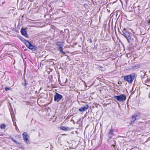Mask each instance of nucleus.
<instances>
[{"instance_id": "f257e3e1", "label": "nucleus", "mask_w": 150, "mask_h": 150, "mask_svg": "<svg viewBox=\"0 0 150 150\" xmlns=\"http://www.w3.org/2000/svg\"><path fill=\"white\" fill-rule=\"evenodd\" d=\"M120 33L125 37L127 39L128 42L130 43L132 45L135 46L137 45V38L132 35V33L125 28L123 30H122V32H120Z\"/></svg>"}, {"instance_id": "f03ea898", "label": "nucleus", "mask_w": 150, "mask_h": 150, "mask_svg": "<svg viewBox=\"0 0 150 150\" xmlns=\"http://www.w3.org/2000/svg\"><path fill=\"white\" fill-rule=\"evenodd\" d=\"M134 78V74H132L125 76L124 79L125 81H127L129 83H130L132 82Z\"/></svg>"}, {"instance_id": "7ed1b4c3", "label": "nucleus", "mask_w": 150, "mask_h": 150, "mask_svg": "<svg viewBox=\"0 0 150 150\" xmlns=\"http://www.w3.org/2000/svg\"><path fill=\"white\" fill-rule=\"evenodd\" d=\"M113 98L120 102L124 101L126 100V96L125 94H121L120 95L114 96Z\"/></svg>"}, {"instance_id": "20e7f679", "label": "nucleus", "mask_w": 150, "mask_h": 150, "mask_svg": "<svg viewBox=\"0 0 150 150\" xmlns=\"http://www.w3.org/2000/svg\"><path fill=\"white\" fill-rule=\"evenodd\" d=\"M29 49L33 51H35L37 49V47L36 46H33L30 42L28 41L25 45Z\"/></svg>"}, {"instance_id": "39448f33", "label": "nucleus", "mask_w": 150, "mask_h": 150, "mask_svg": "<svg viewBox=\"0 0 150 150\" xmlns=\"http://www.w3.org/2000/svg\"><path fill=\"white\" fill-rule=\"evenodd\" d=\"M56 45L57 47L58 50L60 52V53H62L63 54H65L66 53L63 51V45L62 43L60 42H57Z\"/></svg>"}, {"instance_id": "423d86ee", "label": "nucleus", "mask_w": 150, "mask_h": 150, "mask_svg": "<svg viewBox=\"0 0 150 150\" xmlns=\"http://www.w3.org/2000/svg\"><path fill=\"white\" fill-rule=\"evenodd\" d=\"M63 97V96L62 95L56 93L54 95V100L55 101L58 102L60 101Z\"/></svg>"}, {"instance_id": "0eeeda50", "label": "nucleus", "mask_w": 150, "mask_h": 150, "mask_svg": "<svg viewBox=\"0 0 150 150\" xmlns=\"http://www.w3.org/2000/svg\"><path fill=\"white\" fill-rule=\"evenodd\" d=\"M23 140L27 144H28L29 143V141L28 139V136L26 132H24L23 133Z\"/></svg>"}, {"instance_id": "6e6552de", "label": "nucleus", "mask_w": 150, "mask_h": 150, "mask_svg": "<svg viewBox=\"0 0 150 150\" xmlns=\"http://www.w3.org/2000/svg\"><path fill=\"white\" fill-rule=\"evenodd\" d=\"M26 29H24L22 28L21 30V34L27 38H29L28 35L27 34Z\"/></svg>"}, {"instance_id": "1a4fd4ad", "label": "nucleus", "mask_w": 150, "mask_h": 150, "mask_svg": "<svg viewBox=\"0 0 150 150\" xmlns=\"http://www.w3.org/2000/svg\"><path fill=\"white\" fill-rule=\"evenodd\" d=\"M10 113L13 122H15L16 121V120L14 115V113L12 108L10 109Z\"/></svg>"}, {"instance_id": "9d476101", "label": "nucleus", "mask_w": 150, "mask_h": 150, "mask_svg": "<svg viewBox=\"0 0 150 150\" xmlns=\"http://www.w3.org/2000/svg\"><path fill=\"white\" fill-rule=\"evenodd\" d=\"M89 108V106L87 105H86L84 106L79 109V110L80 112H83L86 111Z\"/></svg>"}, {"instance_id": "9b49d317", "label": "nucleus", "mask_w": 150, "mask_h": 150, "mask_svg": "<svg viewBox=\"0 0 150 150\" xmlns=\"http://www.w3.org/2000/svg\"><path fill=\"white\" fill-rule=\"evenodd\" d=\"M60 129L65 131H69L71 130V129L68 127H65L64 126H61L60 127Z\"/></svg>"}, {"instance_id": "f8f14e48", "label": "nucleus", "mask_w": 150, "mask_h": 150, "mask_svg": "<svg viewBox=\"0 0 150 150\" xmlns=\"http://www.w3.org/2000/svg\"><path fill=\"white\" fill-rule=\"evenodd\" d=\"M28 84V83L27 82L26 80L25 79V77L24 78L23 82H22L21 83V85L25 87V88H26L27 85Z\"/></svg>"}, {"instance_id": "ddd939ff", "label": "nucleus", "mask_w": 150, "mask_h": 150, "mask_svg": "<svg viewBox=\"0 0 150 150\" xmlns=\"http://www.w3.org/2000/svg\"><path fill=\"white\" fill-rule=\"evenodd\" d=\"M18 38L25 45L27 42L28 41V40H25L23 37H22V36H19L18 37Z\"/></svg>"}, {"instance_id": "4468645a", "label": "nucleus", "mask_w": 150, "mask_h": 150, "mask_svg": "<svg viewBox=\"0 0 150 150\" xmlns=\"http://www.w3.org/2000/svg\"><path fill=\"white\" fill-rule=\"evenodd\" d=\"M138 116V115L137 114H134V115L132 116V121H131V122H134L136 119L137 117Z\"/></svg>"}, {"instance_id": "2eb2a0df", "label": "nucleus", "mask_w": 150, "mask_h": 150, "mask_svg": "<svg viewBox=\"0 0 150 150\" xmlns=\"http://www.w3.org/2000/svg\"><path fill=\"white\" fill-rule=\"evenodd\" d=\"M10 139L14 142L16 144H20V143H19V142H17L16 140H15L14 139H13V138L12 137H10Z\"/></svg>"}, {"instance_id": "dca6fc26", "label": "nucleus", "mask_w": 150, "mask_h": 150, "mask_svg": "<svg viewBox=\"0 0 150 150\" xmlns=\"http://www.w3.org/2000/svg\"><path fill=\"white\" fill-rule=\"evenodd\" d=\"M113 129H111L110 130V131L108 133V134L109 135H113Z\"/></svg>"}, {"instance_id": "f3484780", "label": "nucleus", "mask_w": 150, "mask_h": 150, "mask_svg": "<svg viewBox=\"0 0 150 150\" xmlns=\"http://www.w3.org/2000/svg\"><path fill=\"white\" fill-rule=\"evenodd\" d=\"M6 127V125L4 124H2L1 126H0V128L1 129H4Z\"/></svg>"}, {"instance_id": "a211bd4d", "label": "nucleus", "mask_w": 150, "mask_h": 150, "mask_svg": "<svg viewBox=\"0 0 150 150\" xmlns=\"http://www.w3.org/2000/svg\"><path fill=\"white\" fill-rule=\"evenodd\" d=\"M10 89H11V88L10 87H9V88L6 87L5 88V90L6 91H7L8 90H10Z\"/></svg>"}, {"instance_id": "6ab92c4d", "label": "nucleus", "mask_w": 150, "mask_h": 150, "mask_svg": "<svg viewBox=\"0 0 150 150\" xmlns=\"http://www.w3.org/2000/svg\"><path fill=\"white\" fill-rule=\"evenodd\" d=\"M4 135V134L3 132H0V136H2Z\"/></svg>"}, {"instance_id": "aec40b11", "label": "nucleus", "mask_w": 150, "mask_h": 150, "mask_svg": "<svg viewBox=\"0 0 150 150\" xmlns=\"http://www.w3.org/2000/svg\"><path fill=\"white\" fill-rule=\"evenodd\" d=\"M89 42H90V43H92V39H91V38H90V39H89Z\"/></svg>"}, {"instance_id": "412c9836", "label": "nucleus", "mask_w": 150, "mask_h": 150, "mask_svg": "<svg viewBox=\"0 0 150 150\" xmlns=\"http://www.w3.org/2000/svg\"><path fill=\"white\" fill-rule=\"evenodd\" d=\"M112 146H113V148H115V145H112Z\"/></svg>"}, {"instance_id": "4be33fe9", "label": "nucleus", "mask_w": 150, "mask_h": 150, "mask_svg": "<svg viewBox=\"0 0 150 150\" xmlns=\"http://www.w3.org/2000/svg\"><path fill=\"white\" fill-rule=\"evenodd\" d=\"M148 98L150 99V92L149 93L148 95Z\"/></svg>"}, {"instance_id": "5701e85b", "label": "nucleus", "mask_w": 150, "mask_h": 150, "mask_svg": "<svg viewBox=\"0 0 150 150\" xmlns=\"http://www.w3.org/2000/svg\"><path fill=\"white\" fill-rule=\"evenodd\" d=\"M148 23L149 24H150V19L149 20V21L148 22Z\"/></svg>"}, {"instance_id": "b1692460", "label": "nucleus", "mask_w": 150, "mask_h": 150, "mask_svg": "<svg viewBox=\"0 0 150 150\" xmlns=\"http://www.w3.org/2000/svg\"><path fill=\"white\" fill-rule=\"evenodd\" d=\"M99 67L100 68H103V67L102 66H101Z\"/></svg>"}, {"instance_id": "393cba45", "label": "nucleus", "mask_w": 150, "mask_h": 150, "mask_svg": "<svg viewBox=\"0 0 150 150\" xmlns=\"http://www.w3.org/2000/svg\"><path fill=\"white\" fill-rule=\"evenodd\" d=\"M103 39H105V38H104V37H103Z\"/></svg>"}, {"instance_id": "a878e982", "label": "nucleus", "mask_w": 150, "mask_h": 150, "mask_svg": "<svg viewBox=\"0 0 150 150\" xmlns=\"http://www.w3.org/2000/svg\"><path fill=\"white\" fill-rule=\"evenodd\" d=\"M129 8H131L132 10V7H129Z\"/></svg>"}, {"instance_id": "bb28decb", "label": "nucleus", "mask_w": 150, "mask_h": 150, "mask_svg": "<svg viewBox=\"0 0 150 150\" xmlns=\"http://www.w3.org/2000/svg\"><path fill=\"white\" fill-rule=\"evenodd\" d=\"M15 125L16 124V122H14V125Z\"/></svg>"}, {"instance_id": "cd10ccee", "label": "nucleus", "mask_w": 150, "mask_h": 150, "mask_svg": "<svg viewBox=\"0 0 150 150\" xmlns=\"http://www.w3.org/2000/svg\"><path fill=\"white\" fill-rule=\"evenodd\" d=\"M129 10L131 11H132V10H131V9H129Z\"/></svg>"}, {"instance_id": "c85d7f7f", "label": "nucleus", "mask_w": 150, "mask_h": 150, "mask_svg": "<svg viewBox=\"0 0 150 150\" xmlns=\"http://www.w3.org/2000/svg\"><path fill=\"white\" fill-rule=\"evenodd\" d=\"M35 92H36V93H37V91H35Z\"/></svg>"}, {"instance_id": "c756f323", "label": "nucleus", "mask_w": 150, "mask_h": 150, "mask_svg": "<svg viewBox=\"0 0 150 150\" xmlns=\"http://www.w3.org/2000/svg\"><path fill=\"white\" fill-rule=\"evenodd\" d=\"M72 121V120H71V121Z\"/></svg>"}, {"instance_id": "7c9ffc66", "label": "nucleus", "mask_w": 150, "mask_h": 150, "mask_svg": "<svg viewBox=\"0 0 150 150\" xmlns=\"http://www.w3.org/2000/svg\"><path fill=\"white\" fill-rule=\"evenodd\" d=\"M106 36H107V33H106Z\"/></svg>"}]
</instances>
